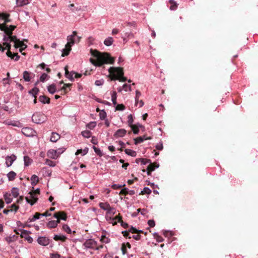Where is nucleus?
Masks as SVG:
<instances>
[{
  "instance_id": "11",
  "label": "nucleus",
  "mask_w": 258,
  "mask_h": 258,
  "mask_svg": "<svg viewBox=\"0 0 258 258\" xmlns=\"http://www.w3.org/2000/svg\"><path fill=\"white\" fill-rule=\"evenodd\" d=\"M31 232L26 230H22L21 232V236L26 239L28 242L32 243L33 241V238L29 235Z\"/></svg>"
},
{
  "instance_id": "35",
  "label": "nucleus",
  "mask_w": 258,
  "mask_h": 258,
  "mask_svg": "<svg viewBox=\"0 0 258 258\" xmlns=\"http://www.w3.org/2000/svg\"><path fill=\"white\" fill-rule=\"evenodd\" d=\"M169 3L171 5L170 6L171 10H175L177 7V3L174 0H169Z\"/></svg>"
},
{
  "instance_id": "6",
  "label": "nucleus",
  "mask_w": 258,
  "mask_h": 258,
  "mask_svg": "<svg viewBox=\"0 0 258 258\" xmlns=\"http://www.w3.org/2000/svg\"><path fill=\"white\" fill-rule=\"evenodd\" d=\"M4 45H6L5 47H2L0 45V51H4L5 49H8V51L7 52V55L8 56L11 57L12 59H14L15 61H17L20 58V56L18 54V53H12V52L10 51L11 49V45L9 43H6V42L4 43Z\"/></svg>"
},
{
  "instance_id": "1",
  "label": "nucleus",
  "mask_w": 258,
  "mask_h": 258,
  "mask_svg": "<svg viewBox=\"0 0 258 258\" xmlns=\"http://www.w3.org/2000/svg\"><path fill=\"white\" fill-rule=\"evenodd\" d=\"M10 16L9 14L5 13H0V19L4 20V23L0 24V30L4 31L6 33V36L4 37V40L6 43L10 44V42H13L14 46L16 48H20V51L21 52L25 49L27 45L24 42L18 39L16 36H12V32L15 29L16 26L14 25L8 26L6 24L10 22L11 20L9 19Z\"/></svg>"
},
{
  "instance_id": "63",
  "label": "nucleus",
  "mask_w": 258,
  "mask_h": 258,
  "mask_svg": "<svg viewBox=\"0 0 258 258\" xmlns=\"http://www.w3.org/2000/svg\"><path fill=\"white\" fill-rule=\"evenodd\" d=\"M40 216H41V214H40L39 213H35V214L33 216L34 217V219H39L40 217Z\"/></svg>"
},
{
  "instance_id": "55",
  "label": "nucleus",
  "mask_w": 258,
  "mask_h": 258,
  "mask_svg": "<svg viewBox=\"0 0 258 258\" xmlns=\"http://www.w3.org/2000/svg\"><path fill=\"white\" fill-rule=\"evenodd\" d=\"M128 124L129 125L131 126H132V125H133V116L132 114H130L129 115H128Z\"/></svg>"
},
{
  "instance_id": "10",
  "label": "nucleus",
  "mask_w": 258,
  "mask_h": 258,
  "mask_svg": "<svg viewBox=\"0 0 258 258\" xmlns=\"http://www.w3.org/2000/svg\"><path fill=\"white\" fill-rule=\"evenodd\" d=\"M22 133L27 137H33L36 135V132L30 127H24L22 130Z\"/></svg>"
},
{
  "instance_id": "28",
  "label": "nucleus",
  "mask_w": 258,
  "mask_h": 258,
  "mask_svg": "<svg viewBox=\"0 0 258 258\" xmlns=\"http://www.w3.org/2000/svg\"><path fill=\"white\" fill-rule=\"evenodd\" d=\"M39 101L43 103H49L50 99L49 98L45 96H40L39 97Z\"/></svg>"
},
{
  "instance_id": "39",
  "label": "nucleus",
  "mask_w": 258,
  "mask_h": 258,
  "mask_svg": "<svg viewBox=\"0 0 258 258\" xmlns=\"http://www.w3.org/2000/svg\"><path fill=\"white\" fill-rule=\"evenodd\" d=\"M81 134L84 137L86 138H89L91 136V132H90L89 131H83V132H82Z\"/></svg>"
},
{
  "instance_id": "31",
  "label": "nucleus",
  "mask_w": 258,
  "mask_h": 258,
  "mask_svg": "<svg viewBox=\"0 0 258 258\" xmlns=\"http://www.w3.org/2000/svg\"><path fill=\"white\" fill-rule=\"evenodd\" d=\"M23 78L26 82H29L31 80L30 74L28 71H24L23 73Z\"/></svg>"
},
{
  "instance_id": "46",
  "label": "nucleus",
  "mask_w": 258,
  "mask_h": 258,
  "mask_svg": "<svg viewBox=\"0 0 258 258\" xmlns=\"http://www.w3.org/2000/svg\"><path fill=\"white\" fill-rule=\"evenodd\" d=\"M24 161L25 165L26 166H29L31 163V160L28 156H24Z\"/></svg>"
},
{
  "instance_id": "15",
  "label": "nucleus",
  "mask_w": 258,
  "mask_h": 258,
  "mask_svg": "<svg viewBox=\"0 0 258 258\" xmlns=\"http://www.w3.org/2000/svg\"><path fill=\"white\" fill-rule=\"evenodd\" d=\"M126 133V131L124 129L121 128L118 130L114 134L115 138H121L124 137Z\"/></svg>"
},
{
  "instance_id": "12",
  "label": "nucleus",
  "mask_w": 258,
  "mask_h": 258,
  "mask_svg": "<svg viewBox=\"0 0 258 258\" xmlns=\"http://www.w3.org/2000/svg\"><path fill=\"white\" fill-rule=\"evenodd\" d=\"M106 213L105 214V219L106 220H112L111 217L113 216V215L116 213V210L115 208L113 207H110L108 209V210H106Z\"/></svg>"
},
{
  "instance_id": "61",
  "label": "nucleus",
  "mask_w": 258,
  "mask_h": 258,
  "mask_svg": "<svg viewBox=\"0 0 258 258\" xmlns=\"http://www.w3.org/2000/svg\"><path fill=\"white\" fill-rule=\"evenodd\" d=\"M148 223L149 225L151 227H153L155 225V223L154 221L152 220H149Z\"/></svg>"
},
{
  "instance_id": "41",
  "label": "nucleus",
  "mask_w": 258,
  "mask_h": 258,
  "mask_svg": "<svg viewBox=\"0 0 258 258\" xmlns=\"http://www.w3.org/2000/svg\"><path fill=\"white\" fill-rule=\"evenodd\" d=\"M45 164L49 166L50 167H54L56 165V164L54 161L47 159L45 160Z\"/></svg>"
},
{
  "instance_id": "36",
  "label": "nucleus",
  "mask_w": 258,
  "mask_h": 258,
  "mask_svg": "<svg viewBox=\"0 0 258 258\" xmlns=\"http://www.w3.org/2000/svg\"><path fill=\"white\" fill-rule=\"evenodd\" d=\"M11 192H12V194L13 195V196L14 198H17L19 196V189H18V188H16V187H13L12 189Z\"/></svg>"
},
{
  "instance_id": "27",
  "label": "nucleus",
  "mask_w": 258,
  "mask_h": 258,
  "mask_svg": "<svg viewBox=\"0 0 258 258\" xmlns=\"http://www.w3.org/2000/svg\"><path fill=\"white\" fill-rule=\"evenodd\" d=\"M53 239L56 241L61 240L62 241H64L67 239V237L63 235H55Z\"/></svg>"
},
{
  "instance_id": "4",
  "label": "nucleus",
  "mask_w": 258,
  "mask_h": 258,
  "mask_svg": "<svg viewBox=\"0 0 258 258\" xmlns=\"http://www.w3.org/2000/svg\"><path fill=\"white\" fill-rule=\"evenodd\" d=\"M108 71L112 76L111 80L117 79L121 82H125L126 79L123 77V73L120 68L110 67Z\"/></svg>"
},
{
  "instance_id": "7",
  "label": "nucleus",
  "mask_w": 258,
  "mask_h": 258,
  "mask_svg": "<svg viewBox=\"0 0 258 258\" xmlns=\"http://www.w3.org/2000/svg\"><path fill=\"white\" fill-rule=\"evenodd\" d=\"M64 150L65 149L63 148H59L57 150L50 149L47 152V156L50 158L56 159Z\"/></svg>"
},
{
  "instance_id": "5",
  "label": "nucleus",
  "mask_w": 258,
  "mask_h": 258,
  "mask_svg": "<svg viewBox=\"0 0 258 258\" xmlns=\"http://www.w3.org/2000/svg\"><path fill=\"white\" fill-rule=\"evenodd\" d=\"M83 249L87 250L88 249L93 250H99L103 247L102 245H98L97 242L93 239L86 240L83 244Z\"/></svg>"
},
{
  "instance_id": "45",
  "label": "nucleus",
  "mask_w": 258,
  "mask_h": 258,
  "mask_svg": "<svg viewBox=\"0 0 258 258\" xmlns=\"http://www.w3.org/2000/svg\"><path fill=\"white\" fill-rule=\"evenodd\" d=\"M88 152V149H84V150H78L77 152H76V155H79L80 154H82V155H86Z\"/></svg>"
},
{
  "instance_id": "3",
  "label": "nucleus",
  "mask_w": 258,
  "mask_h": 258,
  "mask_svg": "<svg viewBox=\"0 0 258 258\" xmlns=\"http://www.w3.org/2000/svg\"><path fill=\"white\" fill-rule=\"evenodd\" d=\"M81 37L77 35V32L74 31L71 35L67 37V43L65 45V48L63 49L65 55H67L71 50L72 46L75 43H78Z\"/></svg>"
},
{
  "instance_id": "44",
  "label": "nucleus",
  "mask_w": 258,
  "mask_h": 258,
  "mask_svg": "<svg viewBox=\"0 0 258 258\" xmlns=\"http://www.w3.org/2000/svg\"><path fill=\"white\" fill-rule=\"evenodd\" d=\"M141 96V93L137 90L136 92V97H135V104L136 105H138V99H139L140 97Z\"/></svg>"
},
{
  "instance_id": "26",
  "label": "nucleus",
  "mask_w": 258,
  "mask_h": 258,
  "mask_svg": "<svg viewBox=\"0 0 258 258\" xmlns=\"http://www.w3.org/2000/svg\"><path fill=\"white\" fill-rule=\"evenodd\" d=\"M113 42V39L111 37H108L106 38L104 41V44L107 46H110L112 45Z\"/></svg>"
},
{
  "instance_id": "37",
  "label": "nucleus",
  "mask_w": 258,
  "mask_h": 258,
  "mask_svg": "<svg viewBox=\"0 0 258 258\" xmlns=\"http://www.w3.org/2000/svg\"><path fill=\"white\" fill-rule=\"evenodd\" d=\"M153 235H154V238L156 239V240L157 241H158L159 242H161L164 241V239L162 237V236L159 235L158 233H154Z\"/></svg>"
},
{
  "instance_id": "64",
  "label": "nucleus",
  "mask_w": 258,
  "mask_h": 258,
  "mask_svg": "<svg viewBox=\"0 0 258 258\" xmlns=\"http://www.w3.org/2000/svg\"><path fill=\"white\" fill-rule=\"evenodd\" d=\"M51 258H60V255L57 253H53L51 255Z\"/></svg>"
},
{
  "instance_id": "56",
  "label": "nucleus",
  "mask_w": 258,
  "mask_h": 258,
  "mask_svg": "<svg viewBox=\"0 0 258 258\" xmlns=\"http://www.w3.org/2000/svg\"><path fill=\"white\" fill-rule=\"evenodd\" d=\"M122 89H123L125 91H128L131 90V87L130 85H127L125 84L122 86Z\"/></svg>"
},
{
  "instance_id": "48",
  "label": "nucleus",
  "mask_w": 258,
  "mask_h": 258,
  "mask_svg": "<svg viewBox=\"0 0 258 258\" xmlns=\"http://www.w3.org/2000/svg\"><path fill=\"white\" fill-rule=\"evenodd\" d=\"M151 193V190L147 187H146L144 188V189L141 191V194L144 195V194H148L149 195Z\"/></svg>"
},
{
  "instance_id": "59",
  "label": "nucleus",
  "mask_w": 258,
  "mask_h": 258,
  "mask_svg": "<svg viewBox=\"0 0 258 258\" xmlns=\"http://www.w3.org/2000/svg\"><path fill=\"white\" fill-rule=\"evenodd\" d=\"M163 233L165 237H170L172 235V232L168 231H164Z\"/></svg>"
},
{
  "instance_id": "51",
  "label": "nucleus",
  "mask_w": 258,
  "mask_h": 258,
  "mask_svg": "<svg viewBox=\"0 0 258 258\" xmlns=\"http://www.w3.org/2000/svg\"><path fill=\"white\" fill-rule=\"evenodd\" d=\"M48 75L46 74L43 73L40 78V81L44 82L48 79Z\"/></svg>"
},
{
  "instance_id": "47",
  "label": "nucleus",
  "mask_w": 258,
  "mask_h": 258,
  "mask_svg": "<svg viewBox=\"0 0 258 258\" xmlns=\"http://www.w3.org/2000/svg\"><path fill=\"white\" fill-rule=\"evenodd\" d=\"M96 125V122L95 121H91L87 124V126L90 130L93 129Z\"/></svg>"
},
{
  "instance_id": "8",
  "label": "nucleus",
  "mask_w": 258,
  "mask_h": 258,
  "mask_svg": "<svg viewBox=\"0 0 258 258\" xmlns=\"http://www.w3.org/2000/svg\"><path fill=\"white\" fill-rule=\"evenodd\" d=\"M32 121L35 123H41L46 120V116L41 112H36L32 116Z\"/></svg>"
},
{
  "instance_id": "62",
  "label": "nucleus",
  "mask_w": 258,
  "mask_h": 258,
  "mask_svg": "<svg viewBox=\"0 0 258 258\" xmlns=\"http://www.w3.org/2000/svg\"><path fill=\"white\" fill-rule=\"evenodd\" d=\"M11 208V209H13V211L16 212L18 210L19 207L16 206L15 204H13Z\"/></svg>"
},
{
  "instance_id": "54",
  "label": "nucleus",
  "mask_w": 258,
  "mask_h": 258,
  "mask_svg": "<svg viewBox=\"0 0 258 258\" xmlns=\"http://www.w3.org/2000/svg\"><path fill=\"white\" fill-rule=\"evenodd\" d=\"M93 149L95 151V152L99 156H101L102 155V152L98 148L94 146L93 147Z\"/></svg>"
},
{
  "instance_id": "49",
  "label": "nucleus",
  "mask_w": 258,
  "mask_h": 258,
  "mask_svg": "<svg viewBox=\"0 0 258 258\" xmlns=\"http://www.w3.org/2000/svg\"><path fill=\"white\" fill-rule=\"evenodd\" d=\"M100 241L103 243H107L110 242L109 239L105 235H102L100 238Z\"/></svg>"
},
{
  "instance_id": "38",
  "label": "nucleus",
  "mask_w": 258,
  "mask_h": 258,
  "mask_svg": "<svg viewBox=\"0 0 258 258\" xmlns=\"http://www.w3.org/2000/svg\"><path fill=\"white\" fill-rule=\"evenodd\" d=\"M99 115L100 119L105 120L106 117V113L104 110H102L100 111Z\"/></svg>"
},
{
  "instance_id": "2",
  "label": "nucleus",
  "mask_w": 258,
  "mask_h": 258,
  "mask_svg": "<svg viewBox=\"0 0 258 258\" xmlns=\"http://www.w3.org/2000/svg\"><path fill=\"white\" fill-rule=\"evenodd\" d=\"M91 52L93 58H91L90 61L95 66L100 67L104 64L114 62L113 58L107 53L100 52L96 50H91Z\"/></svg>"
},
{
  "instance_id": "13",
  "label": "nucleus",
  "mask_w": 258,
  "mask_h": 258,
  "mask_svg": "<svg viewBox=\"0 0 258 258\" xmlns=\"http://www.w3.org/2000/svg\"><path fill=\"white\" fill-rule=\"evenodd\" d=\"M37 242L42 246H47L49 243V239L45 236H40L37 238Z\"/></svg>"
},
{
  "instance_id": "16",
  "label": "nucleus",
  "mask_w": 258,
  "mask_h": 258,
  "mask_svg": "<svg viewBox=\"0 0 258 258\" xmlns=\"http://www.w3.org/2000/svg\"><path fill=\"white\" fill-rule=\"evenodd\" d=\"M53 217L56 219H60L63 220H66L67 219L66 214L63 212H58L54 213Z\"/></svg>"
},
{
  "instance_id": "21",
  "label": "nucleus",
  "mask_w": 258,
  "mask_h": 258,
  "mask_svg": "<svg viewBox=\"0 0 258 258\" xmlns=\"http://www.w3.org/2000/svg\"><path fill=\"white\" fill-rule=\"evenodd\" d=\"M74 74H75V72H69L67 69L65 68V75L67 78L70 79L71 81H73L74 78Z\"/></svg>"
},
{
  "instance_id": "22",
  "label": "nucleus",
  "mask_w": 258,
  "mask_h": 258,
  "mask_svg": "<svg viewBox=\"0 0 258 258\" xmlns=\"http://www.w3.org/2000/svg\"><path fill=\"white\" fill-rule=\"evenodd\" d=\"M60 138V136L56 133L53 132L50 138V141L56 142Z\"/></svg>"
},
{
  "instance_id": "9",
  "label": "nucleus",
  "mask_w": 258,
  "mask_h": 258,
  "mask_svg": "<svg viewBox=\"0 0 258 258\" xmlns=\"http://www.w3.org/2000/svg\"><path fill=\"white\" fill-rule=\"evenodd\" d=\"M26 200L27 203L30 204L31 205H33L37 202L38 198L35 192L30 191L29 195L26 197Z\"/></svg>"
},
{
  "instance_id": "60",
  "label": "nucleus",
  "mask_w": 258,
  "mask_h": 258,
  "mask_svg": "<svg viewBox=\"0 0 258 258\" xmlns=\"http://www.w3.org/2000/svg\"><path fill=\"white\" fill-rule=\"evenodd\" d=\"M128 189L126 188H124L121 190L120 191V194H123L124 195H126L128 194Z\"/></svg>"
},
{
  "instance_id": "34",
  "label": "nucleus",
  "mask_w": 258,
  "mask_h": 258,
  "mask_svg": "<svg viewBox=\"0 0 258 258\" xmlns=\"http://www.w3.org/2000/svg\"><path fill=\"white\" fill-rule=\"evenodd\" d=\"M124 152L126 154L132 157H135L137 154L135 151L128 149H125Z\"/></svg>"
},
{
  "instance_id": "32",
  "label": "nucleus",
  "mask_w": 258,
  "mask_h": 258,
  "mask_svg": "<svg viewBox=\"0 0 258 258\" xmlns=\"http://www.w3.org/2000/svg\"><path fill=\"white\" fill-rule=\"evenodd\" d=\"M39 90L38 88L35 87L33 89H32V90H30L29 91V93L30 94L32 95V96L33 97H36L37 94L39 92Z\"/></svg>"
},
{
  "instance_id": "42",
  "label": "nucleus",
  "mask_w": 258,
  "mask_h": 258,
  "mask_svg": "<svg viewBox=\"0 0 258 258\" xmlns=\"http://www.w3.org/2000/svg\"><path fill=\"white\" fill-rule=\"evenodd\" d=\"M47 226L49 228H53L57 226L56 223L54 222V220L50 221L47 223Z\"/></svg>"
},
{
  "instance_id": "18",
  "label": "nucleus",
  "mask_w": 258,
  "mask_h": 258,
  "mask_svg": "<svg viewBox=\"0 0 258 258\" xmlns=\"http://www.w3.org/2000/svg\"><path fill=\"white\" fill-rule=\"evenodd\" d=\"M30 0H16V4L18 7H22L30 3Z\"/></svg>"
},
{
  "instance_id": "52",
  "label": "nucleus",
  "mask_w": 258,
  "mask_h": 258,
  "mask_svg": "<svg viewBox=\"0 0 258 258\" xmlns=\"http://www.w3.org/2000/svg\"><path fill=\"white\" fill-rule=\"evenodd\" d=\"M125 109V107L123 104H116L115 110L122 111Z\"/></svg>"
},
{
  "instance_id": "43",
  "label": "nucleus",
  "mask_w": 258,
  "mask_h": 258,
  "mask_svg": "<svg viewBox=\"0 0 258 258\" xmlns=\"http://www.w3.org/2000/svg\"><path fill=\"white\" fill-rule=\"evenodd\" d=\"M31 180L32 181V184L35 185L38 181V177L35 175H33L31 176Z\"/></svg>"
},
{
  "instance_id": "57",
  "label": "nucleus",
  "mask_w": 258,
  "mask_h": 258,
  "mask_svg": "<svg viewBox=\"0 0 258 258\" xmlns=\"http://www.w3.org/2000/svg\"><path fill=\"white\" fill-rule=\"evenodd\" d=\"M156 148L157 149V150H162L163 148V144L161 142L158 143V144H157V145H156Z\"/></svg>"
},
{
  "instance_id": "25",
  "label": "nucleus",
  "mask_w": 258,
  "mask_h": 258,
  "mask_svg": "<svg viewBox=\"0 0 258 258\" xmlns=\"http://www.w3.org/2000/svg\"><path fill=\"white\" fill-rule=\"evenodd\" d=\"M99 207L101 209L104 211L108 210V209L111 207L110 205L107 203H100L99 204Z\"/></svg>"
},
{
  "instance_id": "19",
  "label": "nucleus",
  "mask_w": 258,
  "mask_h": 258,
  "mask_svg": "<svg viewBox=\"0 0 258 258\" xmlns=\"http://www.w3.org/2000/svg\"><path fill=\"white\" fill-rule=\"evenodd\" d=\"M111 219L112 220L106 221L109 222L110 223L112 224L113 225H115L117 223V222L120 221L121 217L119 215H117L114 217H113V216L112 217H111Z\"/></svg>"
},
{
  "instance_id": "30",
  "label": "nucleus",
  "mask_w": 258,
  "mask_h": 258,
  "mask_svg": "<svg viewBox=\"0 0 258 258\" xmlns=\"http://www.w3.org/2000/svg\"><path fill=\"white\" fill-rule=\"evenodd\" d=\"M4 199L7 204H10L12 202V198L10 194L6 193L4 195Z\"/></svg>"
},
{
  "instance_id": "53",
  "label": "nucleus",
  "mask_w": 258,
  "mask_h": 258,
  "mask_svg": "<svg viewBox=\"0 0 258 258\" xmlns=\"http://www.w3.org/2000/svg\"><path fill=\"white\" fill-rule=\"evenodd\" d=\"M62 229L64 231H66L68 233H71V230L70 228L67 225H63L62 226Z\"/></svg>"
},
{
  "instance_id": "17",
  "label": "nucleus",
  "mask_w": 258,
  "mask_h": 258,
  "mask_svg": "<svg viewBox=\"0 0 258 258\" xmlns=\"http://www.w3.org/2000/svg\"><path fill=\"white\" fill-rule=\"evenodd\" d=\"M151 137H147L146 136H143V137H139L135 139V144H138L143 142L145 140H151Z\"/></svg>"
},
{
  "instance_id": "23",
  "label": "nucleus",
  "mask_w": 258,
  "mask_h": 258,
  "mask_svg": "<svg viewBox=\"0 0 258 258\" xmlns=\"http://www.w3.org/2000/svg\"><path fill=\"white\" fill-rule=\"evenodd\" d=\"M41 171L44 176H50L51 174V170L47 167H43Z\"/></svg>"
},
{
  "instance_id": "14",
  "label": "nucleus",
  "mask_w": 258,
  "mask_h": 258,
  "mask_svg": "<svg viewBox=\"0 0 258 258\" xmlns=\"http://www.w3.org/2000/svg\"><path fill=\"white\" fill-rule=\"evenodd\" d=\"M16 159L17 157L14 154L7 156L5 159L7 167L11 166Z\"/></svg>"
},
{
  "instance_id": "20",
  "label": "nucleus",
  "mask_w": 258,
  "mask_h": 258,
  "mask_svg": "<svg viewBox=\"0 0 258 258\" xmlns=\"http://www.w3.org/2000/svg\"><path fill=\"white\" fill-rule=\"evenodd\" d=\"M5 123L6 124L14 126L21 127L22 126L20 122L16 121L7 120Z\"/></svg>"
},
{
  "instance_id": "33",
  "label": "nucleus",
  "mask_w": 258,
  "mask_h": 258,
  "mask_svg": "<svg viewBox=\"0 0 258 258\" xmlns=\"http://www.w3.org/2000/svg\"><path fill=\"white\" fill-rule=\"evenodd\" d=\"M116 98H117L116 93L115 91H113L111 93V100H112L113 104L114 105H116L117 104Z\"/></svg>"
},
{
  "instance_id": "58",
  "label": "nucleus",
  "mask_w": 258,
  "mask_h": 258,
  "mask_svg": "<svg viewBox=\"0 0 258 258\" xmlns=\"http://www.w3.org/2000/svg\"><path fill=\"white\" fill-rule=\"evenodd\" d=\"M103 83H104V80L102 79H101V80H96L95 81V84L96 86H99L102 85L103 84Z\"/></svg>"
},
{
  "instance_id": "29",
  "label": "nucleus",
  "mask_w": 258,
  "mask_h": 258,
  "mask_svg": "<svg viewBox=\"0 0 258 258\" xmlns=\"http://www.w3.org/2000/svg\"><path fill=\"white\" fill-rule=\"evenodd\" d=\"M16 176V173L14 171H10L7 174V177L10 181L15 179Z\"/></svg>"
},
{
  "instance_id": "24",
  "label": "nucleus",
  "mask_w": 258,
  "mask_h": 258,
  "mask_svg": "<svg viewBox=\"0 0 258 258\" xmlns=\"http://www.w3.org/2000/svg\"><path fill=\"white\" fill-rule=\"evenodd\" d=\"M48 91L50 94H54L56 92V86L54 84H51L47 87Z\"/></svg>"
},
{
  "instance_id": "50",
  "label": "nucleus",
  "mask_w": 258,
  "mask_h": 258,
  "mask_svg": "<svg viewBox=\"0 0 258 258\" xmlns=\"http://www.w3.org/2000/svg\"><path fill=\"white\" fill-rule=\"evenodd\" d=\"M131 127L135 134H138L139 133V129L136 125H132Z\"/></svg>"
},
{
  "instance_id": "40",
  "label": "nucleus",
  "mask_w": 258,
  "mask_h": 258,
  "mask_svg": "<svg viewBox=\"0 0 258 258\" xmlns=\"http://www.w3.org/2000/svg\"><path fill=\"white\" fill-rule=\"evenodd\" d=\"M159 167V165H157L156 166H155L154 165L151 164L148 167V174L149 175L150 174V172L153 171L155 170L156 168H158Z\"/></svg>"
}]
</instances>
